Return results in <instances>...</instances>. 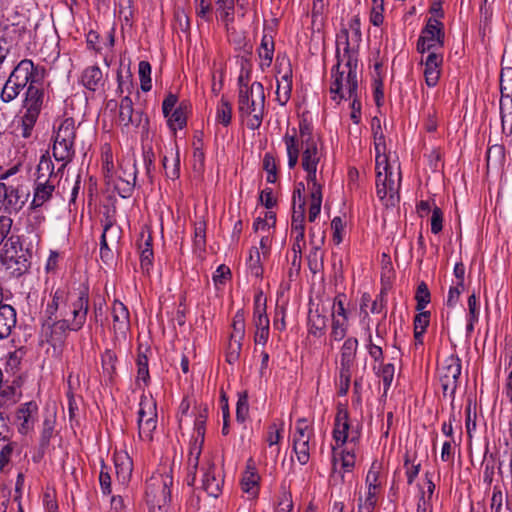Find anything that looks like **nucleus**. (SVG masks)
<instances>
[{
	"instance_id": "44",
	"label": "nucleus",
	"mask_w": 512,
	"mask_h": 512,
	"mask_svg": "<svg viewBox=\"0 0 512 512\" xmlns=\"http://www.w3.org/2000/svg\"><path fill=\"white\" fill-rule=\"evenodd\" d=\"M243 339L230 338L226 349V361L229 364H235L241 354Z\"/></svg>"
},
{
	"instance_id": "56",
	"label": "nucleus",
	"mask_w": 512,
	"mask_h": 512,
	"mask_svg": "<svg viewBox=\"0 0 512 512\" xmlns=\"http://www.w3.org/2000/svg\"><path fill=\"white\" fill-rule=\"evenodd\" d=\"M293 450L300 464L305 465L309 461V442H293Z\"/></svg>"
},
{
	"instance_id": "33",
	"label": "nucleus",
	"mask_w": 512,
	"mask_h": 512,
	"mask_svg": "<svg viewBox=\"0 0 512 512\" xmlns=\"http://www.w3.org/2000/svg\"><path fill=\"white\" fill-rule=\"evenodd\" d=\"M501 99L508 100L512 98V68H503L500 74Z\"/></svg>"
},
{
	"instance_id": "40",
	"label": "nucleus",
	"mask_w": 512,
	"mask_h": 512,
	"mask_svg": "<svg viewBox=\"0 0 512 512\" xmlns=\"http://www.w3.org/2000/svg\"><path fill=\"white\" fill-rule=\"evenodd\" d=\"M152 239L149 236L148 239L144 242V245H140V265L143 271L149 273V270L153 263V249H152Z\"/></svg>"
},
{
	"instance_id": "27",
	"label": "nucleus",
	"mask_w": 512,
	"mask_h": 512,
	"mask_svg": "<svg viewBox=\"0 0 512 512\" xmlns=\"http://www.w3.org/2000/svg\"><path fill=\"white\" fill-rule=\"evenodd\" d=\"M372 127L374 134V144H375V152H376V164L377 166L382 165V159L385 156V138L381 131L380 120L375 117L372 119Z\"/></svg>"
},
{
	"instance_id": "42",
	"label": "nucleus",
	"mask_w": 512,
	"mask_h": 512,
	"mask_svg": "<svg viewBox=\"0 0 512 512\" xmlns=\"http://www.w3.org/2000/svg\"><path fill=\"white\" fill-rule=\"evenodd\" d=\"M259 476L254 470L247 471L242 478V489L252 497L257 495V484Z\"/></svg>"
},
{
	"instance_id": "52",
	"label": "nucleus",
	"mask_w": 512,
	"mask_h": 512,
	"mask_svg": "<svg viewBox=\"0 0 512 512\" xmlns=\"http://www.w3.org/2000/svg\"><path fill=\"white\" fill-rule=\"evenodd\" d=\"M116 473L119 479L123 482L127 481L132 473V461L128 456H125L122 461L117 459L115 461Z\"/></svg>"
},
{
	"instance_id": "29",
	"label": "nucleus",
	"mask_w": 512,
	"mask_h": 512,
	"mask_svg": "<svg viewBox=\"0 0 512 512\" xmlns=\"http://www.w3.org/2000/svg\"><path fill=\"white\" fill-rule=\"evenodd\" d=\"M55 137L61 140H70L75 142L76 129L75 121L73 118H65L61 121L60 125L55 131Z\"/></svg>"
},
{
	"instance_id": "28",
	"label": "nucleus",
	"mask_w": 512,
	"mask_h": 512,
	"mask_svg": "<svg viewBox=\"0 0 512 512\" xmlns=\"http://www.w3.org/2000/svg\"><path fill=\"white\" fill-rule=\"evenodd\" d=\"M172 164L169 165V157L164 155L162 158V164L165 170V175L167 178L176 180L180 176V156L179 149L176 148L175 151L171 149L170 152Z\"/></svg>"
},
{
	"instance_id": "7",
	"label": "nucleus",
	"mask_w": 512,
	"mask_h": 512,
	"mask_svg": "<svg viewBox=\"0 0 512 512\" xmlns=\"http://www.w3.org/2000/svg\"><path fill=\"white\" fill-rule=\"evenodd\" d=\"M445 32L443 23L435 18H429L417 41L418 53H425L431 50L443 48Z\"/></svg>"
},
{
	"instance_id": "41",
	"label": "nucleus",
	"mask_w": 512,
	"mask_h": 512,
	"mask_svg": "<svg viewBox=\"0 0 512 512\" xmlns=\"http://www.w3.org/2000/svg\"><path fill=\"white\" fill-rule=\"evenodd\" d=\"M133 173H132V182L129 180L122 179L121 177L115 184V189L118 192L119 196L122 198H128L132 195L134 190L135 181L137 177V170L135 163L133 164Z\"/></svg>"
},
{
	"instance_id": "58",
	"label": "nucleus",
	"mask_w": 512,
	"mask_h": 512,
	"mask_svg": "<svg viewBox=\"0 0 512 512\" xmlns=\"http://www.w3.org/2000/svg\"><path fill=\"white\" fill-rule=\"evenodd\" d=\"M299 137L301 145H305L310 142H318L312 133V126L306 120L299 123Z\"/></svg>"
},
{
	"instance_id": "8",
	"label": "nucleus",
	"mask_w": 512,
	"mask_h": 512,
	"mask_svg": "<svg viewBox=\"0 0 512 512\" xmlns=\"http://www.w3.org/2000/svg\"><path fill=\"white\" fill-rule=\"evenodd\" d=\"M28 192L20 184L0 182V211L18 213L27 201Z\"/></svg>"
},
{
	"instance_id": "10",
	"label": "nucleus",
	"mask_w": 512,
	"mask_h": 512,
	"mask_svg": "<svg viewBox=\"0 0 512 512\" xmlns=\"http://www.w3.org/2000/svg\"><path fill=\"white\" fill-rule=\"evenodd\" d=\"M68 331L73 330L70 318H67V313L63 311L60 312L59 317H55L53 320H43L42 322V333L46 337L47 342L53 346L62 343Z\"/></svg>"
},
{
	"instance_id": "12",
	"label": "nucleus",
	"mask_w": 512,
	"mask_h": 512,
	"mask_svg": "<svg viewBox=\"0 0 512 512\" xmlns=\"http://www.w3.org/2000/svg\"><path fill=\"white\" fill-rule=\"evenodd\" d=\"M38 405L35 401L21 404L16 411V424L20 434L26 435L34 429L38 419Z\"/></svg>"
},
{
	"instance_id": "23",
	"label": "nucleus",
	"mask_w": 512,
	"mask_h": 512,
	"mask_svg": "<svg viewBox=\"0 0 512 512\" xmlns=\"http://www.w3.org/2000/svg\"><path fill=\"white\" fill-rule=\"evenodd\" d=\"M302 156L301 166L306 167H318L322 153L318 148V142H310L305 145H301Z\"/></svg>"
},
{
	"instance_id": "11",
	"label": "nucleus",
	"mask_w": 512,
	"mask_h": 512,
	"mask_svg": "<svg viewBox=\"0 0 512 512\" xmlns=\"http://www.w3.org/2000/svg\"><path fill=\"white\" fill-rule=\"evenodd\" d=\"M43 76V68L35 66L33 61L30 59H23L13 69L9 75V78L11 81H15L16 83L21 84L23 88H25L27 84H38V82L43 79Z\"/></svg>"
},
{
	"instance_id": "9",
	"label": "nucleus",
	"mask_w": 512,
	"mask_h": 512,
	"mask_svg": "<svg viewBox=\"0 0 512 512\" xmlns=\"http://www.w3.org/2000/svg\"><path fill=\"white\" fill-rule=\"evenodd\" d=\"M89 310V294L88 289L83 288L77 295H70L67 302V318H70V324L73 331L80 330L87 318Z\"/></svg>"
},
{
	"instance_id": "26",
	"label": "nucleus",
	"mask_w": 512,
	"mask_h": 512,
	"mask_svg": "<svg viewBox=\"0 0 512 512\" xmlns=\"http://www.w3.org/2000/svg\"><path fill=\"white\" fill-rule=\"evenodd\" d=\"M146 414H148V418L141 422H138L139 427V437L143 440L151 441L153 438V431L157 426V413H154L151 404H148L147 410H145Z\"/></svg>"
},
{
	"instance_id": "39",
	"label": "nucleus",
	"mask_w": 512,
	"mask_h": 512,
	"mask_svg": "<svg viewBox=\"0 0 512 512\" xmlns=\"http://www.w3.org/2000/svg\"><path fill=\"white\" fill-rule=\"evenodd\" d=\"M54 189V184L47 186L40 184V186H35L34 197L31 205L35 208L42 206L47 200L51 198Z\"/></svg>"
},
{
	"instance_id": "22",
	"label": "nucleus",
	"mask_w": 512,
	"mask_h": 512,
	"mask_svg": "<svg viewBox=\"0 0 512 512\" xmlns=\"http://www.w3.org/2000/svg\"><path fill=\"white\" fill-rule=\"evenodd\" d=\"M119 121L124 126H139L141 124L142 115H140L139 118L134 117L133 102L129 96H125L121 99L119 105Z\"/></svg>"
},
{
	"instance_id": "32",
	"label": "nucleus",
	"mask_w": 512,
	"mask_h": 512,
	"mask_svg": "<svg viewBox=\"0 0 512 512\" xmlns=\"http://www.w3.org/2000/svg\"><path fill=\"white\" fill-rule=\"evenodd\" d=\"M500 118H501V126L502 132L507 136L512 134V98L508 105L505 104V101L500 100Z\"/></svg>"
},
{
	"instance_id": "19",
	"label": "nucleus",
	"mask_w": 512,
	"mask_h": 512,
	"mask_svg": "<svg viewBox=\"0 0 512 512\" xmlns=\"http://www.w3.org/2000/svg\"><path fill=\"white\" fill-rule=\"evenodd\" d=\"M113 328L115 331L125 333L130 326V314L127 307L115 300L112 305Z\"/></svg>"
},
{
	"instance_id": "13",
	"label": "nucleus",
	"mask_w": 512,
	"mask_h": 512,
	"mask_svg": "<svg viewBox=\"0 0 512 512\" xmlns=\"http://www.w3.org/2000/svg\"><path fill=\"white\" fill-rule=\"evenodd\" d=\"M70 295L71 293H68L65 289H56L52 293L51 302L46 306L43 314V320H53V318L59 317L61 311L67 313L66 308Z\"/></svg>"
},
{
	"instance_id": "54",
	"label": "nucleus",
	"mask_w": 512,
	"mask_h": 512,
	"mask_svg": "<svg viewBox=\"0 0 512 512\" xmlns=\"http://www.w3.org/2000/svg\"><path fill=\"white\" fill-rule=\"evenodd\" d=\"M496 467V459L493 454L487 456V453L484 457V472H483V481L490 485L493 482L494 471Z\"/></svg>"
},
{
	"instance_id": "59",
	"label": "nucleus",
	"mask_w": 512,
	"mask_h": 512,
	"mask_svg": "<svg viewBox=\"0 0 512 512\" xmlns=\"http://www.w3.org/2000/svg\"><path fill=\"white\" fill-rule=\"evenodd\" d=\"M58 173H59L58 171H57V173H54V165H53L51 159L46 158L45 156H42L39 161V164L37 166L36 174H41L42 176L44 175V176H50V177L56 178Z\"/></svg>"
},
{
	"instance_id": "60",
	"label": "nucleus",
	"mask_w": 512,
	"mask_h": 512,
	"mask_svg": "<svg viewBox=\"0 0 512 512\" xmlns=\"http://www.w3.org/2000/svg\"><path fill=\"white\" fill-rule=\"evenodd\" d=\"M229 38L235 44L236 49H239L246 53L248 56H251L253 47L246 41V38L242 35V33H238L236 31V33L232 36H229Z\"/></svg>"
},
{
	"instance_id": "53",
	"label": "nucleus",
	"mask_w": 512,
	"mask_h": 512,
	"mask_svg": "<svg viewBox=\"0 0 512 512\" xmlns=\"http://www.w3.org/2000/svg\"><path fill=\"white\" fill-rule=\"evenodd\" d=\"M308 424L305 418L297 420L293 442H309L310 434L308 433Z\"/></svg>"
},
{
	"instance_id": "3",
	"label": "nucleus",
	"mask_w": 512,
	"mask_h": 512,
	"mask_svg": "<svg viewBox=\"0 0 512 512\" xmlns=\"http://www.w3.org/2000/svg\"><path fill=\"white\" fill-rule=\"evenodd\" d=\"M337 63L345 62L344 69L346 71V85L347 93L353 96L358 90L357 81V55L350 47L349 32L348 29H341L337 35V51H336Z\"/></svg>"
},
{
	"instance_id": "38",
	"label": "nucleus",
	"mask_w": 512,
	"mask_h": 512,
	"mask_svg": "<svg viewBox=\"0 0 512 512\" xmlns=\"http://www.w3.org/2000/svg\"><path fill=\"white\" fill-rule=\"evenodd\" d=\"M231 119L232 105L227 99L222 97L219 105L217 106L216 121L223 126H228L231 123Z\"/></svg>"
},
{
	"instance_id": "20",
	"label": "nucleus",
	"mask_w": 512,
	"mask_h": 512,
	"mask_svg": "<svg viewBox=\"0 0 512 512\" xmlns=\"http://www.w3.org/2000/svg\"><path fill=\"white\" fill-rule=\"evenodd\" d=\"M83 86L90 91H97L104 86L103 73L98 66L87 67L81 75Z\"/></svg>"
},
{
	"instance_id": "21",
	"label": "nucleus",
	"mask_w": 512,
	"mask_h": 512,
	"mask_svg": "<svg viewBox=\"0 0 512 512\" xmlns=\"http://www.w3.org/2000/svg\"><path fill=\"white\" fill-rule=\"evenodd\" d=\"M348 429V412L346 410L340 409L336 414L333 430V438L337 446H341L347 441Z\"/></svg>"
},
{
	"instance_id": "17",
	"label": "nucleus",
	"mask_w": 512,
	"mask_h": 512,
	"mask_svg": "<svg viewBox=\"0 0 512 512\" xmlns=\"http://www.w3.org/2000/svg\"><path fill=\"white\" fill-rule=\"evenodd\" d=\"M74 142L70 140H61L57 139L54 136V144H53V156L57 161H62L63 164L58 169V172H62L66 167L67 163H69L74 157Z\"/></svg>"
},
{
	"instance_id": "48",
	"label": "nucleus",
	"mask_w": 512,
	"mask_h": 512,
	"mask_svg": "<svg viewBox=\"0 0 512 512\" xmlns=\"http://www.w3.org/2000/svg\"><path fill=\"white\" fill-rule=\"evenodd\" d=\"M307 173L306 181L310 188V196L322 195V185L317 180V167L303 168Z\"/></svg>"
},
{
	"instance_id": "18",
	"label": "nucleus",
	"mask_w": 512,
	"mask_h": 512,
	"mask_svg": "<svg viewBox=\"0 0 512 512\" xmlns=\"http://www.w3.org/2000/svg\"><path fill=\"white\" fill-rule=\"evenodd\" d=\"M331 73L333 80L330 86V93L332 94V99L339 103L342 99L346 98L343 92L344 89L347 90L345 81L346 71L344 69H340V63L338 62L332 68Z\"/></svg>"
},
{
	"instance_id": "34",
	"label": "nucleus",
	"mask_w": 512,
	"mask_h": 512,
	"mask_svg": "<svg viewBox=\"0 0 512 512\" xmlns=\"http://www.w3.org/2000/svg\"><path fill=\"white\" fill-rule=\"evenodd\" d=\"M357 347L358 340L356 338H347L341 347L340 362L354 363Z\"/></svg>"
},
{
	"instance_id": "57",
	"label": "nucleus",
	"mask_w": 512,
	"mask_h": 512,
	"mask_svg": "<svg viewBox=\"0 0 512 512\" xmlns=\"http://www.w3.org/2000/svg\"><path fill=\"white\" fill-rule=\"evenodd\" d=\"M38 117L30 114L24 113L21 117V135L23 138H29L32 134L33 127L37 121Z\"/></svg>"
},
{
	"instance_id": "55",
	"label": "nucleus",
	"mask_w": 512,
	"mask_h": 512,
	"mask_svg": "<svg viewBox=\"0 0 512 512\" xmlns=\"http://www.w3.org/2000/svg\"><path fill=\"white\" fill-rule=\"evenodd\" d=\"M309 268L316 273L323 264V254L319 246H313L308 256Z\"/></svg>"
},
{
	"instance_id": "61",
	"label": "nucleus",
	"mask_w": 512,
	"mask_h": 512,
	"mask_svg": "<svg viewBox=\"0 0 512 512\" xmlns=\"http://www.w3.org/2000/svg\"><path fill=\"white\" fill-rule=\"evenodd\" d=\"M443 212L442 210L434 205L432 209V216H431V232L433 234H438L442 231L443 228Z\"/></svg>"
},
{
	"instance_id": "35",
	"label": "nucleus",
	"mask_w": 512,
	"mask_h": 512,
	"mask_svg": "<svg viewBox=\"0 0 512 512\" xmlns=\"http://www.w3.org/2000/svg\"><path fill=\"white\" fill-rule=\"evenodd\" d=\"M348 318H338L333 315L330 337L334 341H341L347 334Z\"/></svg>"
},
{
	"instance_id": "25",
	"label": "nucleus",
	"mask_w": 512,
	"mask_h": 512,
	"mask_svg": "<svg viewBox=\"0 0 512 512\" xmlns=\"http://www.w3.org/2000/svg\"><path fill=\"white\" fill-rule=\"evenodd\" d=\"M328 319L318 309L310 310L308 314V331L310 334L321 337L326 332Z\"/></svg>"
},
{
	"instance_id": "15",
	"label": "nucleus",
	"mask_w": 512,
	"mask_h": 512,
	"mask_svg": "<svg viewBox=\"0 0 512 512\" xmlns=\"http://www.w3.org/2000/svg\"><path fill=\"white\" fill-rule=\"evenodd\" d=\"M44 99V90L36 85H29L24 100L25 113L39 117Z\"/></svg>"
},
{
	"instance_id": "36",
	"label": "nucleus",
	"mask_w": 512,
	"mask_h": 512,
	"mask_svg": "<svg viewBox=\"0 0 512 512\" xmlns=\"http://www.w3.org/2000/svg\"><path fill=\"white\" fill-rule=\"evenodd\" d=\"M167 118L168 126L171 130L176 131L186 126L187 118L182 104L174 109Z\"/></svg>"
},
{
	"instance_id": "51",
	"label": "nucleus",
	"mask_w": 512,
	"mask_h": 512,
	"mask_svg": "<svg viewBox=\"0 0 512 512\" xmlns=\"http://www.w3.org/2000/svg\"><path fill=\"white\" fill-rule=\"evenodd\" d=\"M263 169L267 172V182L275 183L277 180V165L275 157L266 153L263 158Z\"/></svg>"
},
{
	"instance_id": "6",
	"label": "nucleus",
	"mask_w": 512,
	"mask_h": 512,
	"mask_svg": "<svg viewBox=\"0 0 512 512\" xmlns=\"http://www.w3.org/2000/svg\"><path fill=\"white\" fill-rule=\"evenodd\" d=\"M172 483V476L168 474L153 475L146 482V501L152 509H161L170 501Z\"/></svg>"
},
{
	"instance_id": "45",
	"label": "nucleus",
	"mask_w": 512,
	"mask_h": 512,
	"mask_svg": "<svg viewBox=\"0 0 512 512\" xmlns=\"http://www.w3.org/2000/svg\"><path fill=\"white\" fill-rule=\"evenodd\" d=\"M54 425H55V420L51 416H48L43 420L41 436H40V447L42 449H45L48 447V445L50 443V439L53 435Z\"/></svg>"
},
{
	"instance_id": "5",
	"label": "nucleus",
	"mask_w": 512,
	"mask_h": 512,
	"mask_svg": "<svg viewBox=\"0 0 512 512\" xmlns=\"http://www.w3.org/2000/svg\"><path fill=\"white\" fill-rule=\"evenodd\" d=\"M461 369V360L454 354L446 357L438 367V377L441 383L443 396L449 397L451 404H453L455 399Z\"/></svg>"
},
{
	"instance_id": "4",
	"label": "nucleus",
	"mask_w": 512,
	"mask_h": 512,
	"mask_svg": "<svg viewBox=\"0 0 512 512\" xmlns=\"http://www.w3.org/2000/svg\"><path fill=\"white\" fill-rule=\"evenodd\" d=\"M399 182L393 179L387 157H383L382 165H376V194L386 207H393L399 202Z\"/></svg>"
},
{
	"instance_id": "63",
	"label": "nucleus",
	"mask_w": 512,
	"mask_h": 512,
	"mask_svg": "<svg viewBox=\"0 0 512 512\" xmlns=\"http://www.w3.org/2000/svg\"><path fill=\"white\" fill-rule=\"evenodd\" d=\"M119 16L127 25H130L133 17L132 0H119Z\"/></svg>"
},
{
	"instance_id": "47",
	"label": "nucleus",
	"mask_w": 512,
	"mask_h": 512,
	"mask_svg": "<svg viewBox=\"0 0 512 512\" xmlns=\"http://www.w3.org/2000/svg\"><path fill=\"white\" fill-rule=\"evenodd\" d=\"M430 312L420 311L414 318V337L419 340L429 325Z\"/></svg>"
},
{
	"instance_id": "46",
	"label": "nucleus",
	"mask_w": 512,
	"mask_h": 512,
	"mask_svg": "<svg viewBox=\"0 0 512 512\" xmlns=\"http://www.w3.org/2000/svg\"><path fill=\"white\" fill-rule=\"evenodd\" d=\"M233 332L230 338L244 339L245 337V317L243 310H238L232 321Z\"/></svg>"
},
{
	"instance_id": "37",
	"label": "nucleus",
	"mask_w": 512,
	"mask_h": 512,
	"mask_svg": "<svg viewBox=\"0 0 512 512\" xmlns=\"http://www.w3.org/2000/svg\"><path fill=\"white\" fill-rule=\"evenodd\" d=\"M23 89L24 88L21 86V84H18L15 81H11V79L8 77L2 88L0 98L4 103H9L16 99Z\"/></svg>"
},
{
	"instance_id": "43",
	"label": "nucleus",
	"mask_w": 512,
	"mask_h": 512,
	"mask_svg": "<svg viewBox=\"0 0 512 512\" xmlns=\"http://www.w3.org/2000/svg\"><path fill=\"white\" fill-rule=\"evenodd\" d=\"M416 310L423 311V309L430 303L431 294L428 289V286L425 282H420L417 286L416 294H415Z\"/></svg>"
},
{
	"instance_id": "30",
	"label": "nucleus",
	"mask_w": 512,
	"mask_h": 512,
	"mask_svg": "<svg viewBox=\"0 0 512 512\" xmlns=\"http://www.w3.org/2000/svg\"><path fill=\"white\" fill-rule=\"evenodd\" d=\"M305 219V201L303 200L298 207V210L294 209L292 220H291V231L297 233V238L301 239L302 233H305L304 226Z\"/></svg>"
},
{
	"instance_id": "62",
	"label": "nucleus",
	"mask_w": 512,
	"mask_h": 512,
	"mask_svg": "<svg viewBox=\"0 0 512 512\" xmlns=\"http://www.w3.org/2000/svg\"><path fill=\"white\" fill-rule=\"evenodd\" d=\"M394 365L393 364H385L380 372V376L383 381L384 386V394H386L392 384L393 378H394Z\"/></svg>"
},
{
	"instance_id": "31",
	"label": "nucleus",
	"mask_w": 512,
	"mask_h": 512,
	"mask_svg": "<svg viewBox=\"0 0 512 512\" xmlns=\"http://www.w3.org/2000/svg\"><path fill=\"white\" fill-rule=\"evenodd\" d=\"M274 54V41L272 37L264 35L259 48V57L263 61L261 66L269 67L271 65Z\"/></svg>"
},
{
	"instance_id": "50",
	"label": "nucleus",
	"mask_w": 512,
	"mask_h": 512,
	"mask_svg": "<svg viewBox=\"0 0 512 512\" xmlns=\"http://www.w3.org/2000/svg\"><path fill=\"white\" fill-rule=\"evenodd\" d=\"M112 228L113 227H112L111 224H107L105 226L104 232H103V234L101 236V241H100V258L106 264L110 263L113 260V258H114L113 252H112V250L110 249V247L108 246V243H107V233Z\"/></svg>"
},
{
	"instance_id": "64",
	"label": "nucleus",
	"mask_w": 512,
	"mask_h": 512,
	"mask_svg": "<svg viewBox=\"0 0 512 512\" xmlns=\"http://www.w3.org/2000/svg\"><path fill=\"white\" fill-rule=\"evenodd\" d=\"M376 506V490L368 488V493L364 503H360L358 506V512H373Z\"/></svg>"
},
{
	"instance_id": "2",
	"label": "nucleus",
	"mask_w": 512,
	"mask_h": 512,
	"mask_svg": "<svg viewBox=\"0 0 512 512\" xmlns=\"http://www.w3.org/2000/svg\"><path fill=\"white\" fill-rule=\"evenodd\" d=\"M0 257L3 266L13 277L22 276L31 265L29 252L22 248L20 237L17 235H11L4 242Z\"/></svg>"
},
{
	"instance_id": "24",
	"label": "nucleus",
	"mask_w": 512,
	"mask_h": 512,
	"mask_svg": "<svg viewBox=\"0 0 512 512\" xmlns=\"http://www.w3.org/2000/svg\"><path fill=\"white\" fill-rule=\"evenodd\" d=\"M292 91V70L288 68L287 72L277 80L276 100L281 106L286 105L290 99Z\"/></svg>"
},
{
	"instance_id": "1",
	"label": "nucleus",
	"mask_w": 512,
	"mask_h": 512,
	"mask_svg": "<svg viewBox=\"0 0 512 512\" xmlns=\"http://www.w3.org/2000/svg\"><path fill=\"white\" fill-rule=\"evenodd\" d=\"M265 110V93L263 84L253 82L249 89L238 93V113L242 119L248 118L247 126L251 130L258 129L263 121Z\"/></svg>"
},
{
	"instance_id": "14",
	"label": "nucleus",
	"mask_w": 512,
	"mask_h": 512,
	"mask_svg": "<svg viewBox=\"0 0 512 512\" xmlns=\"http://www.w3.org/2000/svg\"><path fill=\"white\" fill-rule=\"evenodd\" d=\"M16 323L17 314L15 308L10 304L4 303L0 293V339L8 338L16 327Z\"/></svg>"
},
{
	"instance_id": "16",
	"label": "nucleus",
	"mask_w": 512,
	"mask_h": 512,
	"mask_svg": "<svg viewBox=\"0 0 512 512\" xmlns=\"http://www.w3.org/2000/svg\"><path fill=\"white\" fill-rule=\"evenodd\" d=\"M214 464H209L203 474L202 487L211 497L217 498L222 491L223 478L216 474Z\"/></svg>"
},
{
	"instance_id": "49",
	"label": "nucleus",
	"mask_w": 512,
	"mask_h": 512,
	"mask_svg": "<svg viewBox=\"0 0 512 512\" xmlns=\"http://www.w3.org/2000/svg\"><path fill=\"white\" fill-rule=\"evenodd\" d=\"M151 65L147 61H140L139 63V78L141 89L144 92L151 90Z\"/></svg>"
}]
</instances>
